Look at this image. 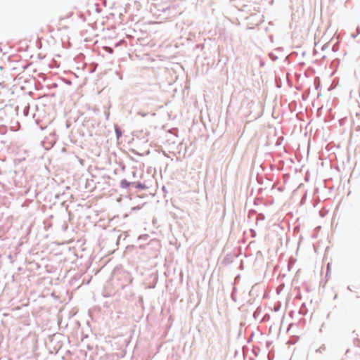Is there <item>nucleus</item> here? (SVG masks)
I'll return each mask as SVG.
<instances>
[{
	"label": "nucleus",
	"mask_w": 360,
	"mask_h": 360,
	"mask_svg": "<svg viewBox=\"0 0 360 360\" xmlns=\"http://www.w3.org/2000/svg\"><path fill=\"white\" fill-rule=\"evenodd\" d=\"M121 187L124 188H127L130 186V183L126 179H123L120 183Z\"/></svg>",
	"instance_id": "nucleus-1"
},
{
	"label": "nucleus",
	"mask_w": 360,
	"mask_h": 360,
	"mask_svg": "<svg viewBox=\"0 0 360 360\" xmlns=\"http://www.w3.org/2000/svg\"><path fill=\"white\" fill-rule=\"evenodd\" d=\"M136 187L138 188H140V189H145L146 188V186L144 185H143L142 184H141V183L137 184Z\"/></svg>",
	"instance_id": "nucleus-2"
}]
</instances>
